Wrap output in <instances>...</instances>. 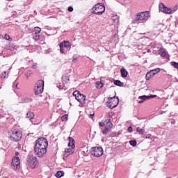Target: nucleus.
I'll use <instances>...</instances> for the list:
<instances>
[{
    "label": "nucleus",
    "instance_id": "obj_21",
    "mask_svg": "<svg viewBox=\"0 0 178 178\" xmlns=\"http://www.w3.org/2000/svg\"><path fill=\"white\" fill-rule=\"evenodd\" d=\"M68 147H71L72 148H75V142L74 139L72 137H69V143H68Z\"/></svg>",
    "mask_w": 178,
    "mask_h": 178
},
{
    "label": "nucleus",
    "instance_id": "obj_44",
    "mask_svg": "<svg viewBox=\"0 0 178 178\" xmlns=\"http://www.w3.org/2000/svg\"><path fill=\"white\" fill-rule=\"evenodd\" d=\"M140 99V101H143L144 99Z\"/></svg>",
    "mask_w": 178,
    "mask_h": 178
},
{
    "label": "nucleus",
    "instance_id": "obj_42",
    "mask_svg": "<svg viewBox=\"0 0 178 178\" xmlns=\"http://www.w3.org/2000/svg\"><path fill=\"white\" fill-rule=\"evenodd\" d=\"M115 22H117V23H119V18H117V19H115Z\"/></svg>",
    "mask_w": 178,
    "mask_h": 178
},
{
    "label": "nucleus",
    "instance_id": "obj_23",
    "mask_svg": "<svg viewBox=\"0 0 178 178\" xmlns=\"http://www.w3.org/2000/svg\"><path fill=\"white\" fill-rule=\"evenodd\" d=\"M136 131L140 134V136H145V130L140 127L136 128Z\"/></svg>",
    "mask_w": 178,
    "mask_h": 178
},
{
    "label": "nucleus",
    "instance_id": "obj_28",
    "mask_svg": "<svg viewBox=\"0 0 178 178\" xmlns=\"http://www.w3.org/2000/svg\"><path fill=\"white\" fill-rule=\"evenodd\" d=\"M33 38L35 40V41H38L40 40V33H33Z\"/></svg>",
    "mask_w": 178,
    "mask_h": 178
},
{
    "label": "nucleus",
    "instance_id": "obj_8",
    "mask_svg": "<svg viewBox=\"0 0 178 178\" xmlns=\"http://www.w3.org/2000/svg\"><path fill=\"white\" fill-rule=\"evenodd\" d=\"M119 105V98L118 97H113L108 98V106L110 109H113V108H116Z\"/></svg>",
    "mask_w": 178,
    "mask_h": 178
},
{
    "label": "nucleus",
    "instance_id": "obj_30",
    "mask_svg": "<svg viewBox=\"0 0 178 178\" xmlns=\"http://www.w3.org/2000/svg\"><path fill=\"white\" fill-rule=\"evenodd\" d=\"M59 47H60V52L61 54H65V47H63V43H60Z\"/></svg>",
    "mask_w": 178,
    "mask_h": 178
},
{
    "label": "nucleus",
    "instance_id": "obj_36",
    "mask_svg": "<svg viewBox=\"0 0 178 178\" xmlns=\"http://www.w3.org/2000/svg\"><path fill=\"white\" fill-rule=\"evenodd\" d=\"M106 124V122H105V121H104V122H99L100 127H104V126L105 127Z\"/></svg>",
    "mask_w": 178,
    "mask_h": 178
},
{
    "label": "nucleus",
    "instance_id": "obj_5",
    "mask_svg": "<svg viewBox=\"0 0 178 178\" xmlns=\"http://www.w3.org/2000/svg\"><path fill=\"white\" fill-rule=\"evenodd\" d=\"M43 92H44V81L39 80L36 83V86H35L34 92L35 95H40V94H42Z\"/></svg>",
    "mask_w": 178,
    "mask_h": 178
},
{
    "label": "nucleus",
    "instance_id": "obj_40",
    "mask_svg": "<svg viewBox=\"0 0 178 178\" xmlns=\"http://www.w3.org/2000/svg\"><path fill=\"white\" fill-rule=\"evenodd\" d=\"M89 118H90V119H93V118H94V113H93V114H90V115H89Z\"/></svg>",
    "mask_w": 178,
    "mask_h": 178
},
{
    "label": "nucleus",
    "instance_id": "obj_3",
    "mask_svg": "<svg viewBox=\"0 0 178 178\" xmlns=\"http://www.w3.org/2000/svg\"><path fill=\"white\" fill-rule=\"evenodd\" d=\"M10 136V140L11 141H20L22 140V137H23V134H22V132L20 131H17V129H12L9 132Z\"/></svg>",
    "mask_w": 178,
    "mask_h": 178
},
{
    "label": "nucleus",
    "instance_id": "obj_41",
    "mask_svg": "<svg viewBox=\"0 0 178 178\" xmlns=\"http://www.w3.org/2000/svg\"><path fill=\"white\" fill-rule=\"evenodd\" d=\"M15 156H19V152H15Z\"/></svg>",
    "mask_w": 178,
    "mask_h": 178
},
{
    "label": "nucleus",
    "instance_id": "obj_37",
    "mask_svg": "<svg viewBox=\"0 0 178 178\" xmlns=\"http://www.w3.org/2000/svg\"><path fill=\"white\" fill-rule=\"evenodd\" d=\"M67 10H68V12H73V7H72V6L68 7Z\"/></svg>",
    "mask_w": 178,
    "mask_h": 178
},
{
    "label": "nucleus",
    "instance_id": "obj_24",
    "mask_svg": "<svg viewBox=\"0 0 178 178\" xmlns=\"http://www.w3.org/2000/svg\"><path fill=\"white\" fill-rule=\"evenodd\" d=\"M26 118L29 119V120H31V119H34V113L29 111L26 113Z\"/></svg>",
    "mask_w": 178,
    "mask_h": 178
},
{
    "label": "nucleus",
    "instance_id": "obj_31",
    "mask_svg": "<svg viewBox=\"0 0 178 178\" xmlns=\"http://www.w3.org/2000/svg\"><path fill=\"white\" fill-rule=\"evenodd\" d=\"M1 79H8V74L6 73V71H4L2 74L1 75Z\"/></svg>",
    "mask_w": 178,
    "mask_h": 178
},
{
    "label": "nucleus",
    "instance_id": "obj_33",
    "mask_svg": "<svg viewBox=\"0 0 178 178\" xmlns=\"http://www.w3.org/2000/svg\"><path fill=\"white\" fill-rule=\"evenodd\" d=\"M4 38L5 40H7L8 41H12V38H10V35H9L8 34H5L4 35Z\"/></svg>",
    "mask_w": 178,
    "mask_h": 178
},
{
    "label": "nucleus",
    "instance_id": "obj_11",
    "mask_svg": "<svg viewBox=\"0 0 178 178\" xmlns=\"http://www.w3.org/2000/svg\"><path fill=\"white\" fill-rule=\"evenodd\" d=\"M11 166L14 170H17L20 168V159L18 156H15L12 159Z\"/></svg>",
    "mask_w": 178,
    "mask_h": 178
},
{
    "label": "nucleus",
    "instance_id": "obj_39",
    "mask_svg": "<svg viewBox=\"0 0 178 178\" xmlns=\"http://www.w3.org/2000/svg\"><path fill=\"white\" fill-rule=\"evenodd\" d=\"M127 130L129 133H131V131H133V128L131 127H129Z\"/></svg>",
    "mask_w": 178,
    "mask_h": 178
},
{
    "label": "nucleus",
    "instance_id": "obj_13",
    "mask_svg": "<svg viewBox=\"0 0 178 178\" xmlns=\"http://www.w3.org/2000/svg\"><path fill=\"white\" fill-rule=\"evenodd\" d=\"M161 72V68H156L154 70H150V72H147L145 77L146 80L149 81L151 80L152 77H154L155 74H158Z\"/></svg>",
    "mask_w": 178,
    "mask_h": 178
},
{
    "label": "nucleus",
    "instance_id": "obj_22",
    "mask_svg": "<svg viewBox=\"0 0 178 178\" xmlns=\"http://www.w3.org/2000/svg\"><path fill=\"white\" fill-rule=\"evenodd\" d=\"M60 44H63V47L65 48H70L72 47V44H70V42L64 40L63 42H60Z\"/></svg>",
    "mask_w": 178,
    "mask_h": 178
},
{
    "label": "nucleus",
    "instance_id": "obj_12",
    "mask_svg": "<svg viewBox=\"0 0 178 178\" xmlns=\"http://www.w3.org/2000/svg\"><path fill=\"white\" fill-rule=\"evenodd\" d=\"M105 125H104V129L102 131V134H107L109 133V130L113 127V124H112V122H111V120H105Z\"/></svg>",
    "mask_w": 178,
    "mask_h": 178
},
{
    "label": "nucleus",
    "instance_id": "obj_6",
    "mask_svg": "<svg viewBox=\"0 0 178 178\" xmlns=\"http://www.w3.org/2000/svg\"><path fill=\"white\" fill-rule=\"evenodd\" d=\"M92 13L95 15H102L105 12V6L104 4L97 3L92 7Z\"/></svg>",
    "mask_w": 178,
    "mask_h": 178
},
{
    "label": "nucleus",
    "instance_id": "obj_9",
    "mask_svg": "<svg viewBox=\"0 0 178 178\" xmlns=\"http://www.w3.org/2000/svg\"><path fill=\"white\" fill-rule=\"evenodd\" d=\"M73 96L75 97L76 101L80 104H86V95L81 94L80 91L76 90L73 92Z\"/></svg>",
    "mask_w": 178,
    "mask_h": 178
},
{
    "label": "nucleus",
    "instance_id": "obj_7",
    "mask_svg": "<svg viewBox=\"0 0 178 178\" xmlns=\"http://www.w3.org/2000/svg\"><path fill=\"white\" fill-rule=\"evenodd\" d=\"M91 154L96 158H99L104 155V149L102 147H95L91 148Z\"/></svg>",
    "mask_w": 178,
    "mask_h": 178
},
{
    "label": "nucleus",
    "instance_id": "obj_26",
    "mask_svg": "<svg viewBox=\"0 0 178 178\" xmlns=\"http://www.w3.org/2000/svg\"><path fill=\"white\" fill-rule=\"evenodd\" d=\"M95 87L96 88H98L99 90H100V88H102V87H104V83H102V81H97L96 82Z\"/></svg>",
    "mask_w": 178,
    "mask_h": 178
},
{
    "label": "nucleus",
    "instance_id": "obj_27",
    "mask_svg": "<svg viewBox=\"0 0 178 178\" xmlns=\"http://www.w3.org/2000/svg\"><path fill=\"white\" fill-rule=\"evenodd\" d=\"M65 172L63 171H58L56 174V177L60 178L64 176Z\"/></svg>",
    "mask_w": 178,
    "mask_h": 178
},
{
    "label": "nucleus",
    "instance_id": "obj_19",
    "mask_svg": "<svg viewBox=\"0 0 178 178\" xmlns=\"http://www.w3.org/2000/svg\"><path fill=\"white\" fill-rule=\"evenodd\" d=\"M6 49H8V51H15V48H16V45L12 43H8L6 45Z\"/></svg>",
    "mask_w": 178,
    "mask_h": 178
},
{
    "label": "nucleus",
    "instance_id": "obj_16",
    "mask_svg": "<svg viewBox=\"0 0 178 178\" xmlns=\"http://www.w3.org/2000/svg\"><path fill=\"white\" fill-rule=\"evenodd\" d=\"M70 81V75L67 73L62 76V83L63 84H67Z\"/></svg>",
    "mask_w": 178,
    "mask_h": 178
},
{
    "label": "nucleus",
    "instance_id": "obj_20",
    "mask_svg": "<svg viewBox=\"0 0 178 178\" xmlns=\"http://www.w3.org/2000/svg\"><path fill=\"white\" fill-rule=\"evenodd\" d=\"M159 55L161 56L162 58H165L166 56L167 53H166V49L164 48H160L159 50Z\"/></svg>",
    "mask_w": 178,
    "mask_h": 178
},
{
    "label": "nucleus",
    "instance_id": "obj_18",
    "mask_svg": "<svg viewBox=\"0 0 178 178\" xmlns=\"http://www.w3.org/2000/svg\"><path fill=\"white\" fill-rule=\"evenodd\" d=\"M121 76L123 77V79H126L127 77L129 72L127 70H126V68L122 67L120 70Z\"/></svg>",
    "mask_w": 178,
    "mask_h": 178
},
{
    "label": "nucleus",
    "instance_id": "obj_14",
    "mask_svg": "<svg viewBox=\"0 0 178 178\" xmlns=\"http://www.w3.org/2000/svg\"><path fill=\"white\" fill-rule=\"evenodd\" d=\"M34 154L38 158H44L47 155V150L45 149H38L34 147Z\"/></svg>",
    "mask_w": 178,
    "mask_h": 178
},
{
    "label": "nucleus",
    "instance_id": "obj_25",
    "mask_svg": "<svg viewBox=\"0 0 178 178\" xmlns=\"http://www.w3.org/2000/svg\"><path fill=\"white\" fill-rule=\"evenodd\" d=\"M113 84H115V86H118V87H123V86H124V84L120 80H114Z\"/></svg>",
    "mask_w": 178,
    "mask_h": 178
},
{
    "label": "nucleus",
    "instance_id": "obj_43",
    "mask_svg": "<svg viewBox=\"0 0 178 178\" xmlns=\"http://www.w3.org/2000/svg\"><path fill=\"white\" fill-rule=\"evenodd\" d=\"M26 76L27 79H29V75L26 74Z\"/></svg>",
    "mask_w": 178,
    "mask_h": 178
},
{
    "label": "nucleus",
    "instance_id": "obj_15",
    "mask_svg": "<svg viewBox=\"0 0 178 178\" xmlns=\"http://www.w3.org/2000/svg\"><path fill=\"white\" fill-rule=\"evenodd\" d=\"M156 97V95H152L150 96H139L138 97V99H143V100H139L138 101V104H143V102H144V101L147 100V99H149V98H155Z\"/></svg>",
    "mask_w": 178,
    "mask_h": 178
},
{
    "label": "nucleus",
    "instance_id": "obj_10",
    "mask_svg": "<svg viewBox=\"0 0 178 178\" xmlns=\"http://www.w3.org/2000/svg\"><path fill=\"white\" fill-rule=\"evenodd\" d=\"M145 19H148V13L145 12L139 13L136 15V19L133 20V23H137L140 20H145Z\"/></svg>",
    "mask_w": 178,
    "mask_h": 178
},
{
    "label": "nucleus",
    "instance_id": "obj_1",
    "mask_svg": "<svg viewBox=\"0 0 178 178\" xmlns=\"http://www.w3.org/2000/svg\"><path fill=\"white\" fill-rule=\"evenodd\" d=\"M34 148H38L39 149H44V151H47V149L48 148V140L45 138H39L35 141Z\"/></svg>",
    "mask_w": 178,
    "mask_h": 178
},
{
    "label": "nucleus",
    "instance_id": "obj_38",
    "mask_svg": "<svg viewBox=\"0 0 178 178\" xmlns=\"http://www.w3.org/2000/svg\"><path fill=\"white\" fill-rule=\"evenodd\" d=\"M72 61L74 62V63H77V58H76L73 57V58H72Z\"/></svg>",
    "mask_w": 178,
    "mask_h": 178
},
{
    "label": "nucleus",
    "instance_id": "obj_2",
    "mask_svg": "<svg viewBox=\"0 0 178 178\" xmlns=\"http://www.w3.org/2000/svg\"><path fill=\"white\" fill-rule=\"evenodd\" d=\"M159 11L163 13H165V15H172V13H175L176 10H177V6H175L173 9L170 8H168L163 3H160L159 5Z\"/></svg>",
    "mask_w": 178,
    "mask_h": 178
},
{
    "label": "nucleus",
    "instance_id": "obj_29",
    "mask_svg": "<svg viewBox=\"0 0 178 178\" xmlns=\"http://www.w3.org/2000/svg\"><path fill=\"white\" fill-rule=\"evenodd\" d=\"M33 33L36 34H40V33H41V28L35 26L33 29Z\"/></svg>",
    "mask_w": 178,
    "mask_h": 178
},
{
    "label": "nucleus",
    "instance_id": "obj_34",
    "mask_svg": "<svg viewBox=\"0 0 178 178\" xmlns=\"http://www.w3.org/2000/svg\"><path fill=\"white\" fill-rule=\"evenodd\" d=\"M129 144L132 147H136V145H137V141H136V140H131V141H129Z\"/></svg>",
    "mask_w": 178,
    "mask_h": 178
},
{
    "label": "nucleus",
    "instance_id": "obj_17",
    "mask_svg": "<svg viewBox=\"0 0 178 178\" xmlns=\"http://www.w3.org/2000/svg\"><path fill=\"white\" fill-rule=\"evenodd\" d=\"M72 154H74V147H71L65 150V156H69Z\"/></svg>",
    "mask_w": 178,
    "mask_h": 178
},
{
    "label": "nucleus",
    "instance_id": "obj_4",
    "mask_svg": "<svg viewBox=\"0 0 178 178\" xmlns=\"http://www.w3.org/2000/svg\"><path fill=\"white\" fill-rule=\"evenodd\" d=\"M26 164L31 169H35L38 166V159L35 156H29L26 160Z\"/></svg>",
    "mask_w": 178,
    "mask_h": 178
},
{
    "label": "nucleus",
    "instance_id": "obj_32",
    "mask_svg": "<svg viewBox=\"0 0 178 178\" xmlns=\"http://www.w3.org/2000/svg\"><path fill=\"white\" fill-rule=\"evenodd\" d=\"M67 118L68 115H64L61 117V120L62 122H67Z\"/></svg>",
    "mask_w": 178,
    "mask_h": 178
},
{
    "label": "nucleus",
    "instance_id": "obj_35",
    "mask_svg": "<svg viewBox=\"0 0 178 178\" xmlns=\"http://www.w3.org/2000/svg\"><path fill=\"white\" fill-rule=\"evenodd\" d=\"M172 66H173L174 67H175L176 69H178V63H176L175 61H172L170 63Z\"/></svg>",
    "mask_w": 178,
    "mask_h": 178
}]
</instances>
